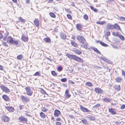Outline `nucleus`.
<instances>
[{
  "instance_id": "obj_1",
  "label": "nucleus",
  "mask_w": 125,
  "mask_h": 125,
  "mask_svg": "<svg viewBox=\"0 0 125 125\" xmlns=\"http://www.w3.org/2000/svg\"><path fill=\"white\" fill-rule=\"evenodd\" d=\"M77 39L82 44L81 46L86 49L87 48V44L86 43V41L82 36L78 35L77 36Z\"/></svg>"
},
{
  "instance_id": "obj_2",
  "label": "nucleus",
  "mask_w": 125,
  "mask_h": 125,
  "mask_svg": "<svg viewBox=\"0 0 125 125\" xmlns=\"http://www.w3.org/2000/svg\"><path fill=\"white\" fill-rule=\"evenodd\" d=\"M66 56L70 59H73L75 61L79 62H83V61L81 58L78 57L75 55H71L69 54H67Z\"/></svg>"
},
{
  "instance_id": "obj_3",
  "label": "nucleus",
  "mask_w": 125,
  "mask_h": 125,
  "mask_svg": "<svg viewBox=\"0 0 125 125\" xmlns=\"http://www.w3.org/2000/svg\"><path fill=\"white\" fill-rule=\"evenodd\" d=\"M1 89L5 93H8L10 92V90L8 89L7 87L5 86L4 85H1L0 86Z\"/></svg>"
},
{
  "instance_id": "obj_4",
  "label": "nucleus",
  "mask_w": 125,
  "mask_h": 125,
  "mask_svg": "<svg viewBox=\"0 0 125 125\" xmlns=\"http://www.w3.org/2000/svg\"><path fill=\"white\" fill-rule=\"evenodd\" d=\"M115 24L113 25L110 23H108L106 26V28L107 30L114 29L115 28Z\"/></svg>"
},
{
  "instance_id": "obj_5",
  "label": "nucleus",
  "mask_w": 125,
  "mask_h": 125,
  "mask_svg": "<svg viewBox=\"0 0 125 125\" xmlns=\"http://www.w3.org/2000/svg\"><path fill=\"white\" fill-rule=\"evenodd\" d=\"M25 89L27 92V95L31 96L32 95V91L29 87H26Z\"/></svg>"
},
{
  "instance_id": "obj_6",
  "label": "nucleus",
  "mask_w": 125,
  "mask_h": 125,
  "mask_svg": "<svg viewBox=\"0 0 125 125\" xmlns=\"http://www.w3.org/2000/svg\"><path fill=\"white\" fill-rule=\"evenodd\" d=\"M80 109L83 112H90V111L81 105H80Z\"/></svg>"
},
{
  "instance_id": "obj_7",
  "label": "nucleus",
  "mask_w": 125,
  "mask_h": 125,
  "mask_svg": "<svg viewBox=\"0 0 125 125\" xmlns=\"http://www.w3.org/2000/svg\"><path fill=\"white\" fill-rule=\"evenodd\" d=\"M94 90L95 92L98 94H102L103 92V91L99 87L95 88Z\"/></svg>"
},
{
  "instance_id": "obj_8",
  "label": "nucleus",
  "mask_w": 125,
  "mask_h": 125,
  "mask_svg": "<svg viewBox=\"0 0 125 125\" xmlns=\"http://www.w3.org/2000/svg\"><path fill=\"white\" fill-rule=\"evenodd\" d=\"M2 121L7 122L9 120V118L6 116H3L2 117Z\"/></svg>"
},
{
  "instance_id": "obj_9",
  "label": "nucleus",
  "mask_w": 125,
  "mask_h": 125,
  "mask_svg": "<svg viewBox=\"0 0 125 125\" xmlns=\"http://www.w3.org/2000/svg\"><path fill=\"white\" fill-rule=\"evenodd\" d=\"M18 119L21 122H26L27 121V118H25L22 116H20Z\"/></svg>"
},
{
  "instance_id": "obj_10",
  "label": "nucleus",
  "mask_w": 125,
  "mask_h": 125,
  "mask_svg": "<svg viewBox=\"0 0 125 125\" xmlns=\"http://www.w3.org/2000/svg\"><path fill=\"white\" fill-rule=\"evenodd\" d=\"M61 113V112L59 110H56L54 111V115L55 117H58Z\"/></svg>"
},
{
  "instance_id": "obj_11",
  "label": "nucleus",
  "mask_w": 125,
  "mask_h": 125,
  "mask_svg": "<svg viewBox=\"0 0 125 125\" xmlns=\"http://www.w3.org/2000/svg\"><path fill=\"white\" fill-rule=\"evenodd\" d=\"M2 97L3 99L6 101H9L10 98L9 97L6 95H2Z\"/></svg>"
},
{
  "instance_id": "obj_12",
  "label": "nucleus",
  "mask_w": 125,
  "mask_h": 125,
  "mask_svg": "<svg viewBox=\"0 0 125 125\" xmlns=\"http://www.w3.org/2000/svg\"><path fill=\"white\" fill-rule=\"evenodd\" d=\"M21 98L24 101L26 102H28L29 101V100L28 97H26L23 95H21Z\"/></svg>"
},
{
  "instance_id": "obj_13",
  "label": "nucleus",
  "mask_w": 125,
  "mask_h": 125,
  "mask_svg": "<svg viewBox=\"0 0 125 125\" xmlns=\"http://www.w3.org/2000/svg\"><path fill=\"white\" fill-rule=\"evenodd\" d=\"M100 105L99 104H96L94 106L93 108V109L94 111H96L97 109H98Z\"/></svg>"
},
{
  "instance_id": "obj_14",
  "label": "nucleus",
  "mask_w": 125,
  "mask_h": 125,
  "mask_svg": "<svg viewBox=\"0 0 125 125\" xmlns=\"http://www.w3.org/2000/svg\"><path fill=\"white\" fill-rule=\"evenodd\" d=\"M109 111L113 115H114L116 114V112L115 110L113 108H109Z\"/></svg>"
},
{
  "instance_id": "obj_15",
  "label": "nucleus",
  "mask_w": 125,
  "mask_h": 125,
  "mask_svg": "<svg viewBox=\"0 0 125 125\" xmlns=\"http://www.w3.org/2000/svg\"><path fill=\"white\" fill-rule=\"evenodd\" d=\"M6 108L10 112H13L14 110V108L12 106L7 107Z\"/></svg>"
},
{
  "instance_id": "obj_16",
  "label": "nucleus",
  "mask_w": 125,
  "mask_h": 125,
  "mask_svg": "<svg viewBox=\"0 0 125 125\" xmlns=\"http://www.w3.org/2000/svg\"><path fill=\"white\" fill-rule=\"evenodd\" d=\"M103 100L106 103L110 102L112 101V99L111 98L105 97L103 98Z\"/></svg>"
},
{
  "instance_id": "obj_17",
  "label": "nucleus",
  "mask_w": 125,
  "mask_h": 125,
  "mask_svg": "<svg viewBox=\"0 0 125 125\" xmlns=\"http://www.w3.org/2000/svg\"><path fill=\"white\" fill-rule=\"evenodd\" d=\"M13 40L12 37H11L10 36H9L8 37L7 42H9L11 44L12 42L13 41Z\"/></svg>"
},
{
  "instance_id": "obj_18",
  "label": "nucleus",
  "mask_w": 125,
  "mask_h": 125,
  "mask_svg": "<svg viewBox=\"0 0 125 125\" xmlns=\"http://www.w3.org/2000/svg\"><path fill=\"white\" fill-rule=\"evenodd\" d=\"M21 39L22 41L24 42H26L28 40V38L27 37L24 35H22L21 37Z\"/></svg>"
},
{
  "instance_id": "obj_19",
  "label": "nucleus",
  "mask_w": 125,
  "mask_h": 125,
  "mask_svg": "<svg viewBox=\"0 0 125 125\" xmlns=\"http://www.w3.org/2000/svg\"><path fill=\"white\" fill-rule=\"evenodd\" d=\"M34 24L37 27H38L39 26V21L37 19H35L34 21Z\"/></svg>"
},
{
  "instance_id": "obj_20",
  "label": "nucleus",
  "mask_w": 125,
  "mask_h": 125,
  "mask_svg": "<svg viewBox=\"0 0 125 125\" xmlns=\"http://www.w3.org/2000/svg\"><path fill=\"white\" fill-rule=\"evenodd\" d=\"M101 59H102V60L104 61L105 62L108 63H109L110 62V61L106 58H103L102 57H101L100 58Z\"/></svg>"
},
{
  "instance_id": "obj_21",
  "label": "nucleus",
  "mask_w": 125,
  "mask_h": 125,
  "mask_svg": "<svg viewBox=\"0 0 125 125\" xmlns=\"http://www.w3.org/2000/svg\"><path fill=\"white\" fill-rule=\"evenodd\" d=\"M114 87L115 90L117 91H119L120 90V87L119 85H115L114 86Z\"/></svg>"
},
{
  "instance_id": "obj_22",
  "label": "nucleus",
  "mask_w": 125,
  "mask_h": 125,
  "mask_svg": "<svg viewBox=\"0 0 125 125\" xmlns=\"http://www.w3.org/2000/svg\"><path fill=\"white\" fill-rule=\"evenodd\" d=\"M69 90H66L65 93L66 94L65 96L68 98L70 97L71 96V95L69 94Z\"/></svg>"
},
{
  "instance_id": "obj_23",
  "label": "nucleus",
  "mask_w": 125,
  "mask_h": 125,
  "mask_svg": "<svg viewBox=\"0 0 125 125\" xmlns=\"http://www.w3.org/2000/svg\"><path fill=\"white\" fill-rule=\"evenodd\" d=\"M76 28L77 30H80L82 29V27L80 24H78L76 25Z\"/></svg>"
},
{
  "instance_id": "obj_24",
  "label": "nucleus",
  "mask_w": 125,
  "mask_h": 125,
  "mask_svg": "<svg viewBox=\"0 0 125 125\" xmlns=\"http://www.w3.org/2000/svg\"><path fill=\"white\" fill-rule=\"evenodd\" d=\"M114 29H116L117 30H121V29L119 25H118L117 24H115Z\"/></svg>"
},
{
  "instance_id": "obj_25",
  "label": "nucleus",
  "mask_w": 125,
  "mask_h": 125,
  "mask_svg": "<svg viewBox=\"0 0 125 125\" xmlns=\"http://www.w3.org/2000/svg\"><path fill=\"white\" fill-rule=\"evenodd\" d=\"M60 35L62 39H65L66 38V36L65 34L61 33L60 34Z\"/></svg>"
},
{
  "instance_id": "obj_26",
  "label": "nucleus",
  "mask_w": 125,
  "mask_h": 125,
  "mask_svg": "<svg viewBox=\"0 0 125 125\" xmlns=\"http://www.w3.org/2000/svg\"><path fill=\"white\" fill-rule=\"evenodd\" d=\"M74 52L75 53L79 55L80 54L82 53L78 49H76L74 51Z\"/></svg>"
},
{
  "instance_id": "obj_27",
  "label": "nucleus",
  "mask_w": 125,
  "mask_h": 125,
  "mask_svg": "<svg viewBox=\"0 0 125 125\" xmlns=\"http://www.w3.org/2000/svg\"><path fill=\"white\" fill-rule=\"evenodd\" d=\"M81 122H83V124L87 125L88 124V123L86 120L84 118H82V119L81 120Z\"/></svg>"
},
{
  "instance_id": "obj_28",
  "label": "nucleus",
  "mask_w": 125,
  "mask_h": 125,
  "mask_svg": "<svg viewBox=\"0 0 125 125\" xmlns=\"http://www.w3.org/2000/svg\"><path fill=\"white\" fill-rule=\"evenodd\" d=\"M44 41L48 43H50L51 41L50 39L49 38H45L44 39Z\"/></svg>"
},
{
  "instance_id": "obj_29",
  "label": "nucleus",
  "mask_w": 125,
  "mask_h": 125,
  "mask_svg": "<svg viewBox=\"0 0 125 125\" xmlns=\"http://www.w3.org/2000/svg\"><path fill=\"white\" fill-rule=\"evenodd\" d=\"M93 49L94 51L96 52L97 53L100 54H101V53L96 48L94 47Z\"/></svg>"
},
{
  "instance_id": "obj_30",
  "label": "nucleus",
  "mask_w": 125,
  "mask_h": 125,
  "mask_svg": "<svg viewBox=\"0 0 125 125\" xmlns=\"http://www.w3.org/2000/svg\"><path fill=\"white\" fill-rule=\"evenodd\" d=\"M11 43V44H14L16 45H17L18 42V41H14L13 40Z\"/></svg>"
},
{
  "instance_id": "obj_31",
  "label": "nucleus",
  "mask_w": 125,
  "mask_h": 125,
  "mask_svg": "<svg viewBox=\"0 0 125 125\" xmlns=\"http://www.w3.org/2000/svg\"><path fill=\"white\" fill-rule=\"evenodd\" d=\"M88 118L89 119L91 120H94L95 119L94 117L91 115H88Z\"/></svg>"
},
{
  "instance_id": "obj_32",
  "label": "nucleus",
  "mask_w": 125,
  "mask_h": 125,
  "mask_svg": "<svg viewBox=\"0 0 125 125\" xmlns=\"http://www.w3.org/2000/svg\"><path fill=\"white\" fill-rule=\"evenodd\" d=\"M40 115L41 117L43 118H45L46 116L45 114L43 112H41L40 113Z\"/></svg>"
},
{
  "instance_id": "obj_33",
  "label": "nucleus",
  "mask_w": 125,
  "mask_h": 125,
  "mask_svg": "<svg viewBox=\"0 0 125 125\" xmlns=\"http://www.w3.org/2000/svg\"><path fill=\"white\" fill-rule=\"evenodd\" d=\"M105 23V21H103L101 22H100V21H97L96 23L97 24H99L100 25H103Z\"/></svg>"
},
{
  "instance_id": "obj_34",
  "label": "nucleus",
  "mask_w": 125,
  "mask_h": 125,
  "mask_svg": "<svg viewBox=\"0 0 125 125\" xmlns=\"http://www.w3.org/2000/svg\"><path fill=\"white\" fill-rule=\"evenodd\" d=\"M49 14L50 16L52 17L55 18V15L54 13L52 12H50L49 13Z\"/></svg>"
},
{
  "instance_id": "obj_35",
  "label": "nucleus",
  "mask_w": 125,
  "mask_h": 125,
  "mask_svg": "<svg viewBox=\"0 0 125 125\" xmlns=\"http://www.w3.org/2000/svg\"><path fill=\"white\" fill-rule=\"evenodd\" d=\"M23 58V56L21 54L17 56V58L19 60H21Z\"/></svg>"
},
{
  "instance_id": "obj_36",
  "label": "nucleus",
  "mask_w": 125,
  "mask_h": 125,
  "mask_svg": "<svg viewBox=\"0 0 125 125\" xmlns=\"http://www.w3.org/2000/svg\"><path fill=\"white\" fill-rule=\"evenodd\" d=\"M71 43L72 45L74 47H76L77 45V44L75 43L74 42L72 41H71Z\"/></svg>"
},
{
  "instance_id": "obj_37",
  "label": "nucleus",
  "mask_w": 125,
  "mask_h": 125,
  "mask_svg": "<svg viewBox=\"0 0 125 125\" xmlns=\"http://www.w3.org/2000/svg\"><path fill=\"white\" fill-rule=\"evenodd\" d=\"M115 80L116 82H121L122 79L121 78H120L117 77L115 78Z\"/></svg>"
},
{
  "instance_id": "obj_38",
  "label": "nucleus",
  "mask_w": 125,
  "mask_h": 125,
  "mask_svg": "<svg viewBox=\"0 0 125 125\" xmlns=\"http://www.w3.org/2000/svg\"><path fill=\"white\" fill-rule=\"evenodd\" d=\"M85 84L86 85L89 87L93 85L90 82H87Z\"/></svg>"
},
{
  "instance_id": "obj_39",
  "label": "nucleus",
  "mask_w": 125,
  "mask_h": 125,
  "mask_svg": "<svg viewBox=\"0 0 125 125\" xmlns=\"http://www.w3.org/2000/svg\"><path fill=\"white\" fill-rule=\"evenodd\" d=\"M41 92L42 94H46L48 95V94H47L46 92L43 89H41Z\"/></svg>"
},
{
  "instance_id": "obj_40",
  "label": "nucleus",
  "mask_w": 125,
  "mask_h": 125,
  "mask_svg": "<svg viewBox=\"0 0 125 125\" xmlns=\"http://www.w3.org/2000/svg\"><path fill=\"white\" fill-rule=\"evenodd\" d=\"M104 46V47H107L108 45L104 43V42H100V44Z\"/></svg>"
},
{
  "instance_id": "obj_41",
  "label": "nucleus",
  "mask_w": 125,
  "mask_h": 125,
  "mask_svg": "<svg viewBox=\"0 0 125 125\" xmlns=\"http://www.w3.org/2000/svg\"><path fill=\"white\" fill-rule=\"evenodd\" d=\"M118 37L122 40H124L125 39L124 37L122 35L119 34Z\"/></svg>"
},
{
  "instance_id": "obj_42",
  "label": "nucleus",
  "mask_w": 125,
  "mask_h": 125,
  "mask_svg": "<svg viewBox=\"0 0 125 125\" xmlns=\"http://www.w3.org/2000/svg\"><path fill=\"white\" fill-rule=\"evenodd\" d=\"M33 75L34 76H40L41 75L40 73L38 72H36Z\"/></svg>"
},
{
  "instance_id": "obj_43",
  "label": "nucleus",
  "mask_w": 125,
  "mask_h": 125,
  "mask_svg": "<svg viewBox=\"0 0 125 125\" xmlns=\"http://www.w3.org/2000/svg\"><path fill=\"white\" fill-rule=\"evenodd\" d=\"M67 81V79L66 78H64L61 79V81L63 82H65Z\"/></svg>"
},
{
  "instance_id": "obj_44",
  "label": "nucleus",
  "mask_w": 125,
  "mask_h": 125,
  "mask_svg": "<svg viewBox=\"0 0 125 125\" xmlns=\"http://www.w3.org/2000/svg\"><path fill=\"white\" fill-rule=\"evenodd\" d=\"M41 110L43 112H46L47 110V109H46L44 107H43L41 108Z\"/></svg>"
},
{
  "instance_id": "obj_45",
  "label": "nucleus",
  "mask_w": 125,
  "mask_h": 125,
  "mask_svg": "<svg viewBox=\"0 0 125 125\" xmlns=\"http://www.w3.org/2000/svg\"><path fill=\"white\" fill-rule=\"evenodd\" d=\"M118 32L116 33L115 32H113V33L112 34L114 36L118 37L119 34H118Z\"/></svg>"
},
{
  "instance_id": "obj_46",
  "label": "nucleus",
  "mask_w": 125,
  "mask_h": 125,
  "mask_svg": "<svg viewBox=\"0 0 125 125\" xmlns=\"http://www.w3.org/2000/svg\"><path fill=\"white\" fill-rule=\"evenodd\" d=\"M62 67L60 66H59L58 67V71H62Z\"/></svg>"
},
{
  "instance_id": "obj_47",
  "label": "nucleus",
  "mask_w": 125,
  "mask_h": 125,
  "mask_svg": "<svg viewBox=\"0 0 125 125\" xmlns=\"http://www.w3.org/2000/svg\"><path fill=\"white\" fill-rule=\"evenodd\" d=\"M8 36V34L7 33L6 34L5 33V35L4 36V37L2 38H3V40H5L6 39V38H7V36Z\"/></svg>"
},
{
  "instance_id": "obj_48",
  "label": "nucleus",
  "mask_w": 125,
  "mask_h": 125,
  "mask_svg": "<svg viewBox=\"0 0 125 125\" xmlns=\"http://www.w3.org/2000/svg\"><path fill=\"white\" fill-rule=\"evenodd\" d=\"M52 74L54 76H55L57 75V74L54 71H52L51 72Z\"/></svg>"
},
{
  "instance_id": "obj_49",
  "label": "nucleus",
  "mask_w": 125,
  "mask_h": 125,
  "mask_svg": "<svg viewBox=\"0 0 125 125\" xmlns=\"http://www.w3.org/2000/svg\"><path fill=\"white\" fill-rule=\"evenodd\" d=\"M83 18L85 20H87L88 19V17L86 14H85L83 16Z\"/></svg>"
},
{
  "instance_id": "obj_50",
  "label": "nucleus",
  "mask_w": 125,
  "mask_h": 125,
  "mask_svg": "<svg viewBox=\"0 0 125 125\" xmlns=\"http://www.w3.org/2000/svg\"><path fill=\"white\" fill-rule=\"evenodd\" d=\"M19 19L22 22H24V20L22 18L20 17L19 18Z\"/></svg>"
},
{
  "instance_id": "obj_51",
  "label": "nucleus",
  "mask_w": 125,
  "mask_h": 125,
  "mask_svg": "<svg viewBox=\"0 0 125 125\" xmlns=\"http://www.w3.org/2000/svg\"><path fill=\"white\" fill-rule=\"evenodd\" d=\"M104 32L105 33V34L107 36H109L110 35V31L107 32L105 31Z\"/></svg>"
},
{
  "instance_id": "obj_52",
  "label": "nucleus",
  "mask_w": 125,
  "mask_h": 125,
  "mask_svg": "<svg viewBox=\"0 0 125 125\" xmlns=\"http://www.w3.org/2000/svg\"><path fill=\"white\" fill-rule=\"evenodd\" d=\"M120 18V20L121 21H125V17H121Z\"/></svg>"
},
{
  "instance_id": "obj_53",
  "label": "nucleus",
  "mask_w": 125,
  "mask_h": 125,
  "mask_svg": "<svg viewBox=\"0 0 125 125\" xmlns=\"http://www.w3.org/2000/svg\"><path fill=\"white\" fill-rule=\"evenodd\" d=\"M65 10L66 12H68V13H71V12L70 10L69 9H67L65 8Z\"/></svg>"
},
{
  "instance_id": "obj_54",
  "label": "nucleus",
  "mask_w": 125,
  "mask_h": 125,
  "mask_svg": "<svg viewBox=\"0 0 125 125\" xmlns=\"http://www.w3.org/2000/svg\"><path fill=\"white\" fill-rule=\"evenodd\" d=\"M125 108V104H122L121 106V107H120L121 109H123Z\"/></svg>"
},
{
  "instance_id": "obj_55",
  "label": "nucleus",
  "mask_w": 125,
  "mask_h": 125,
  "mask_svg": "<svg viewBox=\"0 0 125 125\" xmlns=\"http://www.w3.org/2000/svg\"><path fill=\"white\" fill-rule=\"evenodd\" d=\"M3 45L4 46H8V44H7L5 42H3L2 43Z\"/></svg>"
},
{
  "instance_id": "obj_56",
  "label": "nucleus",
  "mask_w": 125,
  "mask_h": 125,
  "mask_svg": "<svg viewBox=\"0 0 125 125\" xmlns=\"http://www.w3.org/2000/svg\"><path fill=\"white\" fill-rule=\"evenodd\" d=\"M19 107L20 110L23 109V106L21 105H19Z\"/></svg>"
},
{
  "instance_id": "obj_57",
  "label": "nucleus",
  "mask_w": 125,
  "mask_h": 125,
  "mask_svg": "<svg viewBox=\"0 0 125 125\" xmlns=\"http://www.w3.org/2000/svg\"><path fill=\"white\" fill-rule=\"evenodd\" d=\"M68 82L70 83H71L72 84H74V82H73V81H71V80H69Z\"/></svg>"
},
{
  "instance_id": "obj_58",
  "label": "nucleus",
  "mask_w": 125,
  "mask_h": 125,
  "mask_svg": "<svg viewBox=\"0 0 125 125\" xmlns=\"http://www.w3.org/2000/svg\"><path fill=\"white\" fill-rule=\"evenodd\" d=\"M67 16L68 18L70 19L72 18L71 16L69 14H67Z\"/></svg>"
},
{
  "instance_id": "obj_59",
  "label": "nucleus",
  "mask_w": 125,
  "mask_h": 125,
  "mask_svg": "<svg viewBox=\"0 0 125 125\" xmlns=\"http://www.w3.org/2000/svg\"><path fill=\"white\" fill-rule=\"evenodd\" d=\"M94 67L96 69H99L100 68H101V67L99 66H95Z\"/></svg>"
},
{
  "instance_id": "obj_60",
  "label": "nucleus",
  "mask_w": 125,
  "mask_h": 125,
  "mask_svg": "<svg viewBox=\"0 0 125 125\" xmlns=\"http://www.w3.org/2000/svg\"><path fill=\"white\" fill-rule=\"evenodd\" d=\"M115 123L117 125H119L121 123V122H116Z\"/></svg>"
},
{
  "instance_id": "obj_61",
  "label": "nucleus",
  "mask_w": 125,
  "mask_h": 125,
  "mask_svg": "<svg viewBox=\"0 0 125 125\" xmlns=\"http://www.w3.org/2000/svg\"><path fill=\"white\" fill-rule=\"evenodd\" d=\"M61 123L60 122H57L56 123V125H61Z\"/></svg>"
},
{
  "instance_id": "obj_62",
  "label": "nucleus",
  "mask_w": 125,
  "mask_h": 125,
  "mask_svg": "<svg viewBox=\"0 0 125 125\" xmlns=\"http://www.w3.org/2000/svg\"><path fill=\"white\" fill-rule=\"evenodd\" d=\"M25 115L26 116H30V115L28 114L27 113H25Z\"/></svg>"
},
{
  "instance_id": "obj_63",
  "label": "nucleus",
  "mask_w": 125,
  "mask_h": 125,
  "mask_svg": "<svg viewBox=\"0 0 125 125\" xmlns=\"http://www.w3.org/2000/svg\"><path fill=\"white\" fill-rule=\"evenodd\" d=\"M93 10L94 11V12H97L98 10L96 9H94Z\"/></svg>"
},
{
  "instance_id": "obj_64",
  "label": "nucleus",
  "mask_w": 125,
  "mask_h": 125,
  "mask_svg": "<svg viewBox=\"0 0 125 125\" xmlns=\"http://www.w3.org/2000/svg\"><path fill=\"white\" fill-rule=\"evenodd\" d=\"M122 75H124L125 77V72L124 71H122Z\"/></svg>"
}]
</instances>
